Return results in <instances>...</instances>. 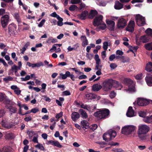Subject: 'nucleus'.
Segmentation results:
<instances>
[{"label":"nucleus","mask_w":152,"mask_h":152,"mask_svg":"<svg viewBox=\"0 0 152 152\" xmlns=\"http://www.w3.org/2000/svg\"><path fill=\"white\" fill-rule=\"evenodd\" d=\"M77 8L75 5H72L69 8V10L71 11H73Z\"/></svg>","instance_id":"nucleus-48"},{"label":"nucleus","mask_w":152,"mask_h":152,"mask_svg":"<svg viewBox=\"0 0 152 152\" xmlns=\"http://www.w3.org/2000/svg\"><path fill=\"white\" fill-rule=\"evenodd\" d=\"M140 41L143 43H145L149 42L150 40L149 36L148 35H144L141 36L140 38Z\"/></svg>","instance_id":"nucleus-19"},{"label":"nucleus","mask_w":152,"mask_h":152,"mask_svg":"<svg viewBox=\"0 0 152 152\" xmlns=\"http://www.w3.org/2000/svg\"><path fill=\"white\" fill-rule=\"evenodd\" d=\"M9 109L10 111L13 113H15L17 111L16 108L12 106L9 107Z\"/></svg>","instance_id":"nucleus-45"},{"label":"nucleus","mask_w":152,"mask_h":152,"mask_svg":"<svg viewBox=\"0 0 152 152\" xmlns=\"http://www.w3.org/2000/svg\"><path fill=\"white\" fill-rule=\"evenodd\" d=\"M123 5L122 4L120 3L119 1H116L114 6L115 9L117 10H120L123 7Z\"/></svg>","instance_id":"nucleus-24"},{"label":"nucleus","mask_w":152,"mask_h":152,"mask_svg":"<svg viewBox=\"0 0 152 152\" xmlns=\"http://www.w3.org/2000/svg\"><path fill=\"white\" fill-rule=\"evenodd\" d=\"M126 115L128 117H130L135 116L134 111L132 107H129Z\"/></svg>","instance_id":"nucleus-15"},{"label":"nucleus","mask_w":152,"mask_h":152,"mask_svg":"<svg viewBox=\"0 0 152 152\" xmlns=\"http://www.w3.org/2000/svg\"><path fill=\"white\" fill-rule=\"evenodd\" d=\"M70 72L68 71H67L66 72L65 74H63L61 73H60V76L59 77V78H60L61 77H62V78L63 79H65L67 77H70Z\"/></svg>","instance_id":"nucleus-23"},{"label":"nucleus","mask_w":152,"mask_h":152,"mask_svg":"<svg viewBox=\"0 0 152 152\" xmlns=\"http://www.w3.org/2000/svg\"><path fill=\"white\" fill-rule=\"evenodd\" d=\"M38 135L37 134L35 136H34L32 140V141L38 143Z\"/></svg>","instance_id":"nucleus-38"},{"label":"nucleus","mask_w":152,"mask_h":152,"mask_svg":"<svg viewBox=\"0 0 152 152\" xmlns=\"http://www.w3.org/2000/svg\"><path fill=\"white\" fill-rule=\"evenodd\" d=\"M39 111V109L37 108H34L32 109L31 110V113H36L37 112H38Z\"/></svg>","instance_id":"nucleus-61"},{"label":"nucleus","mask_w":152,"mask_h":152,"mask_svg":"<svg viewBox=\"0 0 152 152\" xmlns=\"http://www.w3.org/2000/svg\"><path fill=\"white\" fill-rule=\"evenodd\" d=\"M115 95L116 93L114 91H112L110 93L109 96L111 98H113L115 96Z\"/></svg>","instance_id":"nucleus-53"},{"label":"nucleus","mask_w":152,"mask_h":152,"mask_svg":"<svg viewBox=\"0 0 152 152\" xmlns=\"http://www.w3.org/2000/svg\"><path fill=\"white\" fill-rule=\"evenodd\" d=\"M98 13L97 12L96 10H91L89 14V17L90 18L92 19L96 16Z\"/></svg>","instance_id":"nucleus-27"},{"label":"nucleus","mask_w":152,"mask_h":152,"mask_svg":"<svg viewBox=\"0 0 152 152\" xmlns=\"http://www.w3.org/2000/svg\"><path fill=\"white\" fill-rule=\"evenodd\" d=\"M108 45L109 43L108 42H105L103 43V48L105 50H107Z\"/></svg>","instance_id":"nucleus-39"},{"label":"nucleus","mask_w":152,"mask_h":152,"mask_svg":"<svg viewBox=\"0 0 152 152\" xmlns=\"http://www.w3.org/2000/svg\"><path fill=\"white\" fill-rule=\"evenodd\" d=\"M144 47L147 50H152V42L146 44L144 45Z\"/></svg>","instance_id":"nucleus-29"},{"label":"nucleus","mask_w":152,"mask_h":152,"mask_svg":"<svg viewBox=\"0 0 152 152\" xmlns=\"http://www.w3.org/2000/svg\"><path fill=\"white\" fill-rule=\"evenodd\" d=\"M30 78V76L29 75H27L24 78H21V80L22 81H26L29 80Z\"/></svg>","instance_id":"nucleus-46"},{"label":"nucleus","mask_w":152,"mask_h":152,"mask_svg":"<svg viewBox=\"0 0 152 152\" xmlns=\"http://www.w3.org/2000/svg\"><path fill=\"white\" fill-rule=\"evenodd\" d=\"M5 113L4 110H0V118L4 115Z\"/></svg>","instance_id":"nucleus-63"},{"label":"nucleus","mask_w":152,"mask_h":152,"mask_svg":"<svg viewBox=\"0 0 152 152\" xmlns=\"http://www.w3.org/2000/svg\"><path fill=\"white\" fill-rule=\"evenodd\" d=\"M82 41V45L83 47H85L88 44V41L85 36H82L80 38Z\"/></svg>","instance_id":"nucleus-16"},{"label":"nucleus","mask_w":152,"mask_h":152,"mask_svg":"<svg viewBox=\"0 0 152 152\" xmlns=\"http://www.w3.org/2000/svg\"><path fill=\"white\" fill-rule=\"evenodd\" d=\"M80 117L79 114L77 112H74L72 114V120L75 121Z\"/></svg>","instance_id":"nucleus-22"},{"label":"nucleus","mask_w":152,"mask_h":152,"mask_svg":"<svg viewBox=\"0 0 152 152\" xmlns=\"http://www.w3.org/2000/svg\"><path fill=\"white\" fill-rule=\"evenodd\" d=\"M13 15L18 23H20L21 22V19L19 15V13L15 12L13 14Z\"/></svg>","instance_id":"nucleus-20"},{"label":"nucleus","mask_w":152,"mask_h":152,"mask_svg":"<svg viewBox=\"0 0 152 152\" xmlns=\"http://www.w3.org/2000/svg\"><path fill=\"white\" fill-rule=\"evenodd\" d=\"M16 25L13 23L10 24L8 26V32L10 34L16 31Z\"/></svg>","instance_id":"nucleus-13"},{"label":"nucleus","mask_w":152,"mask_h":152,"mask_svg":"<svg viewBox=\"0 0 152 152\" xmlns=\"http://www.w3.org/2000/svg\"><path fill=\"white\" fill-rule=\"evenodd\" d=\"M149 127L146 125H140L139 126L137 131L138 134H145L149 131Z\"/></svg>","instance_id":"nucleus-4"},{"label":"nucleus","mask_w":152,"mask_h":152,"mask_svg":"<svg viewBox=\"0 0 152 152\" xmlns=\"http://www.w3.org/2000/svg\"><path fill=\"white\" fill-rule=\"evenodd\" d=\"M150 101L152 102V100L139 98L137 100V103L140 106H145L148 104L150 103Z\"/></svg>","instance_id":"nucleus-7"},{"label":"nucleus","mask_w":152,"mask_h":152,"mask_svg":"<svg viewBox=\"0 0 152 152\" xmlns=\"http://www.w3.org/2000/svg\"><path fill=\"white\" fill-rule=\"evenodd\" d=\"M58 21L57 23V25L58 26H61L63 25L62 21H63V19L61 17H58Z\"/></svg>","instance_id":"nucleus-34"},{"label":"nucleus","mask_w":152,"mask_h":152,"mask_svg":"<svg viewBox=\"0 0 152 152\" xmlns=\"http://www.w3.org/2000/svg\"><path fill=\"white\" fill-rule=\"evenodd\" d=\"M146 70L149 72L152 71V62H149L147 63L145 67Z\"/></svg>","instance_id":"nucleus-25"},{"label":"nucleus","mask_w":152,"mask_h":152,"mask_svg":"<svg viewBox=\"0 0 152 152\" xmlns=\"http://www.w3.org/2000/svg\"><path fill=\"white\" fill-rule=\"evenodd\" d=\"M110 111L108 109H106L95 112L94 115L99 119H104L107 118L109 115Z\"/></svg>","instance_id":"nucleus-1"},{"label":"nucleus","mask_w":152,"mask_h":152,"mask_svg":"<svg viewBox=\"0 0 152 152\" xmlns=\"http://www.w3.org/2000/svg\"><path fill=\"white\" fill-rule=\"evenodd\" d=\"M50 16L56 18L57 19L58 17L60 18L59 16L57 14L56 12H54L50 14Z\"/></svg>","instance_id":"nucleus-56"},{"label":"nucleus","mask_w":152,"mask_h":152,"mask_svg":"<svg viewBox=\"0 0 152 152\" xmlns=\"http://www.w3.org/2000/svg\"><path fill=\"white\" fill-rule=\"evenodd\" d=\"M116 135V133L115 131L110 130L108 132L104 134L103 135V138L105 141L108 142L114 138Z\"/></svg>","instance_id":"nucleus-2"},{"label":"nucleus","mask_w":152,"mask_h":152,"mask_svg":"<svg viewBox=\"0 0 152 152\" xmlns=\"http://www.w3.org/2000/svg\"><path fill=\"white\" fill-rule=\"evenodd\" d=\"M45 19H42L40 23L38 24V26L39 27H42L43 25L45 23Z\"/></svg>","instance_id":"nucleus-51"},{"label":"nucleus","mask_w":152,"mask_h":152,"mask_svg":"<svg viewBox=\"0 0 152 152\" xmlns=\"http://www.w3.org/2000/svg\"><path fill=\"white\" fill-rule=\"evenodd\" d=\"M54 145L59 148H61L62 146L61 145L58 141H55Z\"/></svg>","instance_id":"nucleus-50"},{"label":"nucleus","mask_w":152,"mask_h":152,"mask_svg":"<svg viewBox=\"0 0 152 152\" xmlns=\"http://www.w3.org/2000/svg\"><path fill=\"white\" fill-rule=\"evenodd\" d=\"M113 79H109L103 83V88L104 91H108L111 88L113 85Z\"/></svg>","instance_id":"nucleus-5"},{"label":"nucleus","mask_w":152,"mask_h":152,"mask_svg":"<svg viewBox=\"0 0 152 152\" xmlns=\"http://www.w3.org/2000/svg\"><path fill=\"white\" fill-rule=\"evenodd\" d=\"M102 88V86L98 84H94L92 87V90L94 91H97Z\"/></svg>","instance_id":"nucleus-21"},{"label":"nucleus","mask_w":152,"mask_h":152,"mask_svg":"<svg viewBox=\"0 0 152 152\" xmlns=\"http://www.w3.org/2000/svg\"><path fill=\"white\" fill-rule=\"evenodd\" d=\"M18 67L16 66L15 65H14L11 67V70L13 72L14 71L16 75V73L18 72Z\"/></svg>","instance_id":"nucleus-35"},{"label":"nucleus","mask_w":152,"mask_h":152,"mask_svg":"<svg viewBox=\"0 0 152 152\" xmlns=\"http://www.w3.org/2000/svg\"><path fill=\"white\" fill-rule=\"evenodd\" d=\"M80 0H71V3L72 4H77L80 3Z\"/></svg>","instance_id":"nucleus-52"},{"label":"nucleus","mask_w":152,"mask_h":152,"mask_svg":"<svg viewBox=\"0 0 152 152\" xmlns=\"http://www.w3.org/2000/svg\"><path fill=\"white\" fill-rule=\"evenodd\" d=\"M62 94L63 95H65L67 96L71 94V93L70 92L68 91H65L63 92Z\"/></svg>","instance_id":"nucleus-62"},{"label":"nucleus","mask_w":152,"mask_h":152,"mask_svg":"<svg viewBox=\"0 0 152 152\" xmlns=\"http://www.w3.org/2000/svg\"><path fill=\"white\" fill-rule=\"evenodd\" d=\"M13 79V78L10 76H7L3 78V80L6 82H7L10 81H12Z\"/></svg>","instance_id":"nucleus-37"},{"label":"nucleus","mask_w":152,"mask_h":152,"mask_svg":"<svg viewBox=\"0 0 152 152\" xmlns=\"http://www.w3.org/2000/svg\"><path fill=\"white\" fill-rule=\"evenodd\" d=\"M101 25H102L99 27V29L102 30H104L106 28V25L104 23H102V24Z\"/></svg>","instance_id":"nucleus-47"},{"label":"nucleus","mask_w":152,"mask_h":152,"mask_svg":"<svg viewBox=\"0 0 152 152\" xmlns=\"http://www.w3.org/2000/svg\"><path fill=\"white\" fill-rule=\"evenodd\" d=\"M139 115L141 117H144L146 115V113L143 111H140L139 113Z\"/></svg>","instance_id":"nucleus-49"},{"label":"nucleus","mask_w":152,"mask_h":152,"mask_svg":"<svg viewBox=\"0 0 152 152\" xmlns=\"http://www.w3.org/2000/svg\"><path fill=\"white\" fill-rule=\"evenodd\" d=\"M146 32L147 34L148 35H151L152 36V29L148 28L146 31Z\"/></svg>","instance_id":"nucleus-44"},{"label":"nucleus","mask_w":152,"mask_h":152,"mask_svg":"<svg viewBox=\"0 0 152 152\" xmlns=\"http://www.w3.org/2000/svg\"><path fill=\"white\" fill-rule=\"evenodd\" d=\"M114 84L117 85V86H120L121 87H122V85H121V83L115 80H113V85Z\"/></svg>","instance_id":"nucleus-43"},{"label":"nucleus","mask_w":152,"mask_h":152,"mask_svg":"<svg viewBox=\"0 0 152 152\" xmlns=\"http://www.w3.org/2000/svg\"><path fill=\"white\" fill-rule=\"evenodd\" d=\"M97 97V95L93 93H89L86 94L85 98L88 99H94Z\"/></svg>","instance_id":"nucleus-17"},{"label":"nucleus","mask_w":152,"mask_h":152,"mask_svg":"<svg viewBox=\"0 0 152 152\" xmlns=\"http://www.w3.org/2000/svg\"><path fill=\"white\" fill-rule=\"evenodd\" d=\"M1 124L2 126L7 129H10L12 126V124L5 118H3Z\"/></svg>","instance_id":"nucleus-10"},{"label":"nucleus","mask_w":152,"mask_h":152,"mask_svg":"<svg viewBox=\"0 0 152 152\" xmlns=\"http://www.w3.org/2000/svg\"><path fill=\"white\" fill-rule=\"evenodd\" d=\"M10 20V17L7 15H4L1 18V23L3 28H5L8 25Z\"/></svg>","instance_id":"nucleus-8"},{"label":"nucleus","mask_w":152,"mask_h":152,"mask_svg":"<svg viewBox=\"0 0 152 152\" xmlns=\"http://www.w3.org/2000/svg\"><path fill=\"white\" fill-rule=\"evenodd\" d=\"M134 20H131L126 28V30L130 32H132L134 31Z\"/></svg>","instance_id":"nucleus-12"},{"label":"nucleus","mask_w":152,"mask_h":152,"mask_svg":"<svg viewBox=\"0 0 152 152\" xmlns=\"http://www.w3.org/2000/svg\"><path fill=\"white\" fill-rule=\"evenodd\" d=\"M142 74H138L135 76V78L136 79L140 80L142 79Z\"/></svg>","instance_id":"nucleus-57"},{"label":"nucleus","mask_w":152,"mask_h":152,"mask_svg":"<svg viewBox=\"0 0 152 152\" xmlns=\"http://www.w3.org/2000/svg\"><path fill=\"white\" fill-rule=\"evenodd\" d=\"M81 107L85 109H86L88 110V108L90 109L89 106L87 105H84V104H82L80 106Z\"/></svg>","instance_id":"nucleus-54"},{"label":"nucleus","mask_w":152,"mask_h":152,"mask_svg":"<svg viewBox=\"0 0 152 152\" xmlns=\"http://www.w3.org/2000/svg\"><path fill=\"white\" fill-rule=\"evenodd\" d=\"M6 138L7 139H11L13 138V134L10 132L6 133L5 134Z\"/></svg>","instance_id":"nucleus-33"},{"label":"nucleus","mask_w":152,"mask_h":152,"mask_svg":"<svg viewBox=\"0 0 152 152\" xmlns=\"http://www.w3.org/2000/svg\"><path fill=\"white\" fill-rule=\"evenodd\" d=\"M14 92L17 95H19L21 93V91L18 88H17L14 91Z\"/></svg>","instance_id":"nucleus-60"},{"label":"nucleus","mask_w":152,"mask_h":152,"mask_svg":"<svg viewBox=\"0 0 152 152\" xmlns=\"http://www.w3.org/2000/svg\"><path fill=\"white\" fill-rule=\"evenodd\" d=\"M136 127L133 125L125 126L122 129V134L126 135H129L132 133L135 129Z\"/></svg>","instance_id":"nucleus-3"},{"label":"nucleus","mask_w":152,"mask_h":152,"mask_svg":"<svg viewBox=\"0 0 152 152\" xmlns=\"http://www.w3.org/2000/svg\"><path fill=\"white\" fill-rule=\"evenodd\" d=\"M136 20L137 23L139 26H143L145 24L144 18L140 15H136Z\"/></svg>","instance_id":"nucleus-6"},{"label":"nucleus","mask_w":152,"mask_h":152,"mask_svg":"<svg viewBox=\"0 0 152 152\" xmlns=\"http://www.w3.org/2000/svg\"><path fill=\"white\" fill-rule=\"evenodd\" d=\"M4 94L1 93H0V102L3 101L4 99Z\"/></svg>","instance_id":"nucleus-58"},{"label":"nucleus","mask_w":152,"mask_h":152,"mask_svg":"<svg viewBox=\"0 0 152 152\" xmlns=\"http://www.w3.org/2000/svg\"><path fill=\"white\" fill-rule=\"evenodd\" d=\"M143 121L146 123H152V118L151 115L150 117L147 116L143 118Z\"/></svg>","instance_id":"nucleus-30"},{"label":"nucleus","mask_w":152,"mask_h":152,"mask_svg":"<svg viewBox=\"0 0 152 152\" xmlns=\"http://www.w3.org/2000/svg\"><path fill=\"white\" fill-rule=\"evenodd\" d=\"M44 64L42 62H39L35 64V67H39L41 66H43Z\"/></svg>","instance_id":"nucleus-55"},{"label":"nucleus","mask_w":152,"mask_h":152,"mask_svg":"<svg viewBox=\"0 0 152 152\" xmlns=\"http://www.w3.org/2000/svg\"><path fill=\"white\" fill-rule=\"evenodd\" d=\"M113 151L115 152H124V151L121 148H116L113 149Z\"/></svg>","instance_id":"nucleus-59"},{"label":"nucleus","mask_w":152,"mask_h":152,"mask_svg":"<svg viewBox=\"0 0 152 152\" xmlns=\"http://www.w3.org/2000/svg\"><path fill=\"white\" fill-rule=\"evenodd\" d=\"M110 66L111 68L114 69L117 67V65L114 63H112L110 65Z\"/></svg>","instance_id":"nucleus-64"},{"label":"nucleus","mask_w":152,"mask_h":152,"mask_svg":"<svg viewBox=\"0 0 152 152\" xmlns=\"http://www.w3.org/2000/svg\"><path fill=\"white\" fill-rule=\"evenodd\" d=\"M138 134V137L141 140H144L146 139V136L145 135V134Z\"/></svg>","instance_id":"nucleus-41"},{"label":"nucleus","mask_w":152,"mask_h":152,"mask_svg":"<svg viewBox=\"0 0 152 152\" xmlns=\"http://www.w3.org/2000/svg\"><path fill=\"white\" fill-rule=\"evenodd\" d=\"M35 147L41 150L44 151L45 150L44 147L42 144H38L35 146Z\"/></svg>","instance_id":"nucleus-36"},{"label":"nucleus","mask_w":152,"mask_h":152,"mask_svg":"<svg viewBox=\"0 0 152 152\" xmlns=\"http://www.w3.org/2000/svg\"><path fill=\"white\" fill-rule=\"evenodd\" d=\"M103 16L102 15H99L97 16L94 19L93 24L95 26H98L102 24Z\"/></svg>","instance_id":"nucleus-9"},{"label":"nucleus","mask_w":152,"mask_h":152,"mask_svg":"<svg viewBox=\"0 0 152 152\" xmlns=\"http://www.w3.org/2000/svg\"><path fill=\"white\" fill-rule=\"evenodd\" d=\"M145 79L149 86H152V75H148L146 77Z\"/></svg>","instance_id":"nucleus-18"},{"label":"nucleus","mask_w":152,"mask_h":152,"mask_svg":"<svg viewBox=\"0 0 152 152\" xmlns=\"http://www.w3.org/2000/svg\"><path fill=\"white\" fill-rule=\"evenodd\" d=\"M127 22L123 18L119 19L118 22L117 26L118 28H123L126 25Z\"/></svg>","instance_id":"nucleus-11"},{"label":"nucleus","mask_w":152,"mask_h":152,"mask_svg":"<svg viewBox=\"0 0 152 152\" xmlns=\"http://www.w3.org/2000/svg\"><path fill=\"white\" fill-rule=\"evenodd\" d=\"M88 14V12L87 11H85L83 12L79 15L80 18L83 20L85 19Z\"/></svg>","instance_id":"nucleus-31"},{"label":"nucleus","mask_w":152,"mask_h":152,"mask_svg":"<svg viewBox=\"0 0 152 152\" xmlns=\"http://www.w3.org/2000/svg\"><path fill=\"white\" fill-rule=\"evenodd\" d=\"M50 42L52 43H55L57 42V40L56 39L51 37L48 39L47 42Z\"/></svg>","instance_id":"nucleus-40"},{"label":"nucleus","mask_w":152,"mask_h":152,"mask_svg":"<svg viewBox=\"0 0 152 152\" xmlns=\"http://www.w3.org/2000/svg\"><path fill=\"white\" fill-rule=\"evenodd\" d=\"M107 23L108 24L109 29L111 31H113L114 29L115 23L113 20H108L106 21Z\"/></svg>","instance_id":"nucleus-14"},{"label":"nucleus","mask_w":152,"mask_h":152,"mask_svg":"<svg viewBox=\"0 0 152 152\" xmlns=\"http://www.w3.org/2000/svg\"><path fill=\"white\" fill-rule=\"evenodd\" d=\"M129 92H133L135 91V89L134 86L129 87L127 90Z\"/></svg>","instance_id":"nucleus-42"},{"label":"nucleus","mask_w":152,"mask_h":152,"mask_svg":"<svg viewBox=\"0 0 152 152\" xmlns=\"http://www.w3.org/2000/svg\"><path fill=\"white\" fill-rule=\"evenodd\" d=\"M79 111L80 113L82 118H86L88 117L87 113L83 110L80 109L79 110Z\"/></svg>","instance_id":"nucleus-26"},{"label":"nucleus","mask_w":152,"mask_h":152,"mask_svg":"<svg viewBox=\"0 0 152 152\" xmlns=\"http://www.w3.org/2000/svg\"><path fill=\"white\" fill-rule=\"evenodd\" d=\"M81 124L83 128L86 129H87L86 127H88L89 126V123L86 121L85 120L82 121L81 122Z\"/></svg>","instance_id":"nucleus-28"},{"label":"nucleus","mask_w":152,"mask_h":152,"mask_svg":"<svg viewBox=\"0 0 152 152\" xmlns=\"http://www.w3.org/2000/svg\"><path fill=\"white\" fill-rule=\"evenodd\" d=\"M27 134L28 135L30 139H31L33 135L35 136L37 134H36L34 131H28Z\"/></svg>","instance_id":"nucleus-32"}]
</instances>
